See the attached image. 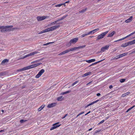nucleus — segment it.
I'll return each mask as SVG.
<instances>
[{
  "instance_id": "f257e3e1",
  "label": "nucleus",
  "mask_w": 135,
  "mask_h": 135,
  "mask_svg": "<svg viewBox=\"0 0 135 135\" xmlns=\"http://www.w3.org/2000/svg\"><path fill=\"white\" fill-rule=\"evenodd\" d=\"M40 64V63H37L33 65H32L30 66L25 67L22 69L18 70L17 71H22L24 70H28L33 68L39 66Z\"/></svg>"
},
{
  "instance_id": "f03ea898",
  "label": "nucleus",
  "mask_w": 135,
  "mask_h": 135,
  "mask_svg": "<svg viewBox=\"0 0 135 135\" xmlns=\"http://www.w3.org/2000/svg\"><path fill=\"white\" fill-rule=\"evenodd\" d=\"M108 31H107L98 36L97 37V40H99L104 38L105 35L108 33Z\"/></svg>"
},
{
  "instance_id": "7ed1b4c3",
  "label": "nucleus",
  "mask_w": 135,
  "mask_h": 135,
  "mask_svg": "<svg viewBox=\"0 0 135 135\" xmlns=\"http://www.w3.org/2000/svg\"><path fill=\"white\" fill-rule=\"evenodd\" d=\"M78 38L77 37L75 38L71 39L70 41L68 43V45L70 46L71 44H74L76 43L78 40Z\"/></svg>"
},
{
  "instance_id": "20e7f679",
  "label": "nucleus",
  "mask_w": 135,
  "mask_h": 135,
  "mask_svg": "<svg viewBox=\"0 0 135 135\" xmlns=\"http://www.w3.org/2000/svg\"><path fill=\"white\" fill-rule=\"evenodd\" d=\"M59 122H58L54 123L52 125L53 126L51 127L50 129V130H52L54 129H55L57 127H59L60 126L61 124H59Z\"/></svg>"
},
{
  "instance_id": "39448f33",
  "label": "nucleus",
  "mask_w": 135,
  "mask_h": 135,
  "mask_svg": "<svg viewBox=\"0 0 135 135\" xmlns=\"http://www.w3.org/2000/svg\"><path fill=\"white\" fill-rule=\"evenodd\" d=\"M86 46L85 45L80 46L78 47H75L70 49L71 51H74L78 49H82L85 47Z\"/></svg>"
},
{
  "instance_id": "423d86ee",
  "label": "nucleus",
  "mask_w": 135,
  "mask_h": 135,
  "mask_svg": "<svg viewBox=\"0 0 135 135\" xmlns=\"http://www.w3.org/2000/svg\"><path fill=\"white\" fill-rule=\"evenodd\" d=\"M45 70L44 69H41L38 73V74L36 76V78H39L45 72Z\"/></svg>"
},
{
  "instance_id": "0eeeda50",
  "label": "nucleus",
  "mask_w": 135,
  "mask_h": 135,
  "mask_svg": "<svg viewBox=\"0 0 135 135\" xmlns=\"http://www.w3.org/2000/svg\"><path fill=\"white\" fill-rule=\"evenodd\" d=\"M47 16H38L37 17V19L38 21L43 20L46 18Z\"/></svg>"
},
{
  "instance_id": "6e6552de",
  "label": "nucleus",
  "mask_w": 135,
  "mask_h": 135,
  "mask_svg": "<svg viewBox=\"0 0 135 135\" xmlns=\"http://www.w3.org/2000/svg\"><path fill=\"white\" fill-rule=\"evenodd\" d=\"M37 53V52L36 51H35L34 52H31L30 54H27L25 56H23V58H24L26 57H27L33 55L35 54H36Z\"/></svg>"
},
{
  "instance_id": "1a4fd4ad",
  "label": "nucleus",
  "mask_w": 135,
  "mask_h": 135,
  "mask_svg": "<svg viewBox=\"0 0 135 135\" xmlns=\"http://www.w3.org/2000/svg\"><path fill=\"white\" fill-rule=\"evenodd\" d=\"M109 47V45H106L104 47H102L101 49V50L103 52H104L105 50H108V49Z\"/></svg>"
},
{
  "instance_id": "9d476101",
  "label": "nucleus",
  "mask_w": 135,
  "mask_h": 135,
  "mask_svg": "<svg viewBox=\"0 0 135 135\" xmlns=\"http://www.w3.org/2000/svg\"><path fill=\"white\" fill-rule=\"evenodd\" d=\"M131 36V34H130L127 35V36H126L124 37H123L121 39H119L118 40H116V41H114V42H117V41H121V40H123L126 38L130 36Z\"/></svg>"
},
{
  "instance_id": "9b49d317",
  "label": "nucleus",
  "mask_w": 135,
  "mask_h": 135,
  "mask_svg": "<svg viewBox=\"0 0 135 135\" xmlns=\"http://www.w3.org/2000/svg\"><path fill=\"white\" fill-rule=\"evenodd\" d=\"M13 27L12 26H0V29H6L11 28Z\"/></svg>"
},
{
  "instance_id": "f8f14e48",
  "label": "nucleus",
  "mask_w": 135,
  "mask_h": 135,
  "mask_svg": "<svg viewBox=\"0 0 135 135\" xmlns=\"http://www.w3.org/2000/svg\"><path fill=\"white\" fill-rule=\"evenodd\" d=\"M60 26L57 25V26H55L53 27H50V29L51 31H52L55 30L57 28H59Z\"/></svg>"
},
{
  "instance_id": "ddd939ff",
  "label": "nucleus",
  "mask_w": 135,
  "mask_h": 135,
  "mask_svg": "<svg viewBox=\"0 0 135 135\" xmlns=\"http://www.w3.org/2000/svg\"><path fill=\"white\" fill-rule=\"evenodd\" d=\"M56 104V103H53L49 104L48 105L47 107L49 108L55 106Z\"/></svg>"
},
{
  "instance_id": "4468645a",
  "label": "nucleus",
  "mask_w": 135,
  "mask_h": 135,
  "mask_svg": "<svg viewBox=\"0 0 135 135\" xmlns=\"http://www.w3.org/2000/svg\"><path fill=\"white\" fill-rule=\"evenodd\" d=\"M115 32L114 31H113L112 32L109 33V34L108 35L107 37H112L113 35L115 33Z\"/></svg>"
},
{
  "instance_id": "2eb2a0df",
  "label": "nucleus",
  "mask_w": 135,
  "mask_h": 135,
  "mask_svg": "<svg viewBox=\"0 0 135 135\" xmlns=\"http://www.w3.org/2000/svg\"><path fill=\"white\" fill-rule=\"evenodd\" d=\"M99 101V99H98V100H95V101H94L92 103H91L88 104L86 107V108L88 107V106H90V105H91L97 102H98V101Z\"/></svg>"
},
{
  "instance_id": "dca6fc26",
  "label": "nucleus",
  "mask_w": 135,
  "mask_h": 135,
  "mask_svg": "<svg viewBox=\"0 0 135 135\" xmlns=\"http://www.w3.org/2000/svg\"><path fill=\"white\" fill-rule=\"evenodd\" d=\"M132 17L131 16L128 19L126 20L125 22L126 23H128L131 22L132 20Z\"/></svg>"
},
{
  "instance_id": "f3484780",
  "label": "nucleus",
  "mask_w": 135,
  "mask_h": 135,
  "mask_svg": "<svg viewBox=\"0 0 135 135\" xmlns=\"http://www.w3.org/2000/svg\"><path fill=\"white\" fill-rule=\"evenodd\" d=\"M129 45H130V43H129V42L122 44L121 45V46L122 47H125L128 46Z\"/></svg>"
},
{
  "instance_id": "a211bd4d",
  "label": "nucleus",
  "mask_w": 135,
  "mask_h": 135,
  "mask_svg": "<svg viewBox=\"0 0 135 135\" xmlns=\"http://www.w3.org/2000/svg\"><path fill=\"white\" fill-rule=\"evenodd\" d=\"M91 74V72H88L87 73L85 74H84L83 75H82V77H84L86 76H88L90 75Z\"/></svg>"
},
{
  "instance_id": "6ab92c4d",
  "label": "nucleus",
  "mask_w": 135,
  "mask_h": 135,
  "mask_svg": "<svg viewBox=\"0 0 135 135\" xmlns=\"http://www.w3.org/2000/svg\"><path fill=\"white\" fill-rule=\"evenodd\" d=\"M122 57V54L117 55L116 57H114L113 60H117L118 59Z\"/></svg>"
},
{
  "instance_id": "aec40b11",
  "label": "nucleus",
  "mask_w": 135,
  "mask_h": 135,
  "mask_svg": "<svg viewBox=\"0 0 135 135\" xmlns=\"http://www.w3.org/2000/svg\"><path fill=\"white\" fill-rule=\"evenodd\" d=\"M95 59H91L90 60H86V62H87L88 63H90L92 62H94L95 61Z\"/></svg>"
},
{
  "instance_id": "412c9836",
  "label": "nucleus",
  "mask_w": 135,
  "mask_h": 135,
  "mask_svg": "<svg viewBox=\"0 0 135 135\" xmlns=\"http://www.w3.org/2000/svg\"><path fill=\"white\" fill-rule=\"evenodd\" d=\"M8 60L7 59H4L1 62V64L2 65H3L6 62H8Z\"/></svg>"
},
{
  "instance_id": "4be33fe9",
  "label": "nucleus",
  "mask_w": 135,
  "mask_h": 135,
  "mask_svg": "<svg viewBox=\"0 0 135 135\" xmlns=\"http://www.w3.org/2000/svg\"><path fill=\"white\" fill-rule=\"evenodd\" d=\"M45 106V105H42L38 109V111H40Z\"/></svg>"
},
{
  "instance_id": "5701e85b",
  "label": "nucleus",
  "mask_w": 135,
  "mask_h": 135,
  "mask_svg": "<svg viewBox=\"0 0 135 135\" xmlns=\"http://www.w3.org/2000/svg\"><path fill=\"white\" fill-rule=\"evenodd\" d=\"M44 31L45 33L51 31L50 28L46 29Z\"/></svg>"
},
{
  "instance_id": "b1692460",
  "label": "nucleus",
  "mask_w": 135,
  "mask_h": 135,
  "mask_svg": "<svg viewBox=\"0 0 135 135\" xmlns=\"http://www.w3.org/2000/svg\"><path fill=\"white\" fill-rule=\"evenodd\" d=\"M129 43H130V45L135 44V39L132 41H129Z\"/></svg>"
},
{
  "instance_id": "393cba45",
  "label": "nucleus",
  "mask_w": 135,
  "mask_h": 135,
  "mask_svg": "<svg viewBox=\"0 0 135 135\" xmlns=\"http://www.w3.org/2000/svg\"><path fill=\"white\" fill-rule=\"evenodd\" d=\"M86 9H87V8H86L85 9H83L79 11V12L80 13H83V12H85L86 11Z\"/></svg>"
},
{
  "instance_id": "a878e982",
  "label": "nucleus",
  "mask_w": 135,
  "mask_h": 135,
  "mask_svg": "<svg viewBox=\"0 0 135 135\" xmlns=\"http://www.w3.org/2000/svg\"><path fill=\"white\" fill-rule=\"evenodd\" d=\"M67 16V15H65L63 16V17H62L60 19H59L58 20H59V21L61 20H62L64 18H65Z\"/></svg>"
},
{
  "instance_id": "bb28decb",
  "label": "nucleus",
  "mask_w": 135,
  "mask_h": 135,
  "mask_svg": "<svg viewBox=\"0 0 135 135\" xmlns=\"http://www.w3.org/2000/svg\"><path fill=\"white\" fill-rule=\"evenodd\" d=\"M63 5H64L63 4H58L56 5L55 6V7H60Z\"/></svg>"
},
{
  "instance_id": "cd10ccee",
  "label": "nucleus",
  "mask_w": 135,
  "mask_h": 135,
  "mask_svg": "<svg viewBox=\"0 0 135 135\" xmlns=\"http://www.w3.org/2000/svg\"><path fill=\"white\" fill-rule=\"evenodd\" d=\"M62 96H60V97H58L57 98V100L58 101H61L62 100V99H61V98H62Z\"/></svg>"
},
{
  "instance_id": "c85d7f7f",
  "label": "nucleus",
  "mask_w": 135,
  "mask_h": 135,
  "mask_svg": "<svg viewBox=\"0 0 135 135\" xmlns=\"http://www.w3.org/2000/svg\"><path fill=\"white\" fill-rule=\"evenodd\" d=\"M94 31L93 30H92V31H90L88 33V35L90 34H93L94 33Z\"/></svg>"
},
{
  "instance_id": "c756f323",
  "label": "nucleus",
  "mask_w": 135,
  "mask_h": 135,
  "mask_svg": "<svg viewBox=\"0 0 135 135\" xmlns=\"http://www.w3.org/2000/svg\"><path fill=\"white\" fill-rule=\"evenodd\" d=\"M88 35V33L86 34H84L81 35V37H83Z\"/></svg>"
},
{
  "instance_id": "7c9ffc66",
  "label": "nucleus",
  "mask_w": 135,
  "mask_h": 135,
  "mask_svg": "<svg viewBox=\"0 0 135 135\" xmlns=\"http://www.w3.org/2000/svg\"><path fill=\"white\" fill-rule=\"evenodd\" d=\"M71 49H69L66 50L64 51L65 54L68 53L70 51H71Z\"/></svg>"
},
{
  "instance_id": "2f4dec72",
  "label": "nucleus",
  "mask_w": 135,
  "mask_h": 135,
  "mask_svg": "<svg viewBox=\"0 0 135 135\" xmlns=\"http://www.w3.org/2000/svg\"><path fill=\"white\" fill-rule=\"evenodd\" d=\"M125 80V79H121L120 80V81L121 83H123Z\"/></svg>"
},
{
  "instance_id": "473e14b6",
  "label": "nucleus",
  "mask_w": 135,
  "mask_h": 135,
  "mask_svg": "<svg viewBox=\"0 0 135 135\" xmlns=\"http://www.w3.org/2000/svg\"><path fill=\"white\" fill-rule=\"evenodd\" d=\"M128 54V52H126L122 54V56H125L127 55Z\"/></svg>"
},
{
  "instance_id": "72a5a7b5",
  "label": "nucleus",
  "mask_w": 135,
  "mask_h": 135,
  "mask_svg": "<svg viewBox=\"0 0 135 135\" xmlns=\"http://www.w3.org/2000/svg\"><path fill=\"white\" fill-rule=\"evenodd\" d=\"M27 121L26 120L21 119L20 120V122L22 123L23 122H25Z\"/></svg>"
},
{
  "instance_id": "f704fd0d",
  "label": "nucleus",
  "mask_w": 135,
  "mask_h": 135,
  "mask_svg": "<svg viewBox=\"0 0 135 135\" xmlns=\"http://www.w3.org/2000/svg\"><path fill=\"white\" fill-rule=\"evenodd\" d=\"M78 82V81H76L73 84H72V86H73L75 84H77Z\"/></svg>"
},
{
  "instance_id": "c9c22d12",
  "label": "nucleus",
  "mask_w": 135,
  "mask_h": 135,
  "mask_svg": "<svg viewBox=\"0 0 135 135\" xmlns=\"http://www.w3.org/2000/svg\"><path fill=\"white\" fill-rule=\"evenodd\" d=\"M59 21V20H57L54 22H52V24H55L57 22Z\"/></svg>"
},
{
  "instance_id": "e433bc0d",
  "label": "nucleus",
  "mask_w": 135,
  "mask_h": 135,
  "mask_svg": "<svg viewBox=\"0 0 135 135\" xmlns=\"http://www.w3.org/2000/svg\"><path fill=\"white\" fill-rule=\"evenodd\" d=\"M7 30H6L2 29L1 30V32H6Z\"/></svg>"
},
{
  "instance_id": "4c0bfd02",
  "label": "nucleus",
  "mask_w": 135,
  "mask_h": 135,
  "mask_svg": "<svg viewBox=\"0 0 135 135\" xmlns=\"http://www.w3.org/2000/svg\"><path fill=\"white\" fill-rule=\"evenodd\" d=\"M65 54V51H64L60 53L59 54V55H63V54Z\"/></svg>"
},
{
  "instance_id": "58836bf2",
  "label": "nucleus",
  "mask_w": 135,
  "mask_h": 135,
  "mask_svg": "<svg viewBox=\"0 0 135 135\" xmlns=\"http://www.w3.org/2000/svg\"><path fill=\"white\" fill-rule=\"evenodd\" d=\"M99 30V28H97V29H96L94 30L93 31H94V32H95L97 31H98Z\"/></svg>"
},
{
  "instance_id": "ea45409f",
  "label": "nucleus",
  "mask_w": 135,
  "mask_h": 135,
  "mask_svg": "<svg viewBox=\"0 0 135 135\" xmlns=\"http://www.w3.org/2000/svg\"><path fill=\"white\" fill-rule=\"evenodd\" d=\"M104 121V120H102L100 122V123H99V124H101V123H103Z\"/></svg>"
},
{
  "instance_id": "a19ab883",
  "label": "nucleus",
  "mask_w": 135,
  "mask_h": 135,
  "mask_svg": "<svg viewBox=\"0 0 135 135\" xmlns=\"http://www.w3.org/2000/svg\"><path fill=\"white\" fill-rule=\"evenodd\" d=\"M52 43V42H49V43H47L46 44H44L43 45L44 46V45H49V44H50V43Z\"/></svg>"
},
{
  "instance_id": "79ce46f5",
  "label": "nucleus",
  "mask_w": 135,
  "mask_h": 135,
  "mask_svg": "<svg viewBox=\"0 0 135 135\" xmlns=\"http://www.w3.org/2000/svg\"><path fill=\"white\" fill-rule=\"evenodd\" d=\"M45 33L44 32V31H42L40 32H39L38 34H42V33Z\"/></svg>"
},
{
  "instance_id": "37998d69",
  "label": "nucleus",
  "mask_w": 135,
  "mask_h": 135,
  "mask_svg": "<svg viewBox=\"0 0 135 135\" xmlns=\"http://www.w3.org/2000/svg\"><path fill=\"white\" fill-rule=\"evenodd\" d=\"M67 115H68V114H65L64 115V116L63 117H62V119L65 118Z\"/></svg>"
},
{
  "instance_id": "c03bdc74",
  "label": "nucleus",
  "mask_w": 135,
  "mask_h": 135,
  "mask_svg": "<svg viewBox=\"0 0 135 135\" xmlns=\"http://www.w3.org/2000/svg\"><path fill=\"white\" fill-rule=\"evenodd\" d=\"M69 1H66V2H65L63 4L64 5L65 4V3H69Z\"/></svg>"
},
{
  "instance_id": "a18cd8bd",
  "label": "nucleus",
  "mask_w": 135,
  "mask_h": 135,
  "mask_svg": "<svg viewBox=\"0 0 135 135\" xmlns=\"http://www.w3.org/2000/svg\"><path fill=\"white\" fill-rule=\"evenodd\" d=\"M129 93H130L129 92H127L126 93H125V95H127L129 94Z\"/></svg>"
},
{
  "instance_id": "49530a36",
  "label": "nucleus",
  "mask_w": 135,
  "mask_h": 135,
  "mask_svg": "<svg viewBox=\"0 0 135 135\" xmlns=\"http://www.w3.org/2000/svg\"><path fill=\"white\" fill-rule=\"evenodd\" d=\"M100 130H97V131H96L95 132V133H98V132H100Z\"/></svg>"
},
{
  "instance_id": "de8ad7c7",
  "label": "nucleus",
  "mask_w": 135,
  "mask_h": 135,
  "mask_svg": "<svg viewBox=\"0 0 135 135\" xmlns=\"http://www.w3.org/2000/svg\"><path fill=\"white\" fill-rule=\"evenodd\" d=\"M84 112H82L80 113L79 114L81 115L82 114H83L84 113Z\"/></svg>"
},
{
  "instance_id": "09e8293b",
  "label": "nucleus",
  "mask_w": 135,
  "mask_h": 135,
  "mask_svg": "<svg viewBox=\"0 0 135 135\" xmlns=\"http://www.w3.org/2000/svg\"><path fill=\"white\" fill-rule=\"evenodd\" d=\"M110 89H112L113 88V86L112 85H110L109 86V87Z\"/></svg>"
},
{
  "instance_id": "8fccbe9b",
  "label": "nucleus",
  "mask_w": 135,
  "mask_h": 135,
  "mask_svg": "<svg viewBox=\"0 0 135 135\" xmlns=\"http://www.w3.org/2000/svg\"><path fill=\"white\" fill-rule=\"evenodd\" d=\"M100 94L99 93H98L97 94V95L98 96H100Z\"/></svg>"
},
{
  "instance_id": "3c124183",
  "label": "nucleus",
  "mask_w": 135,
  "mask_h": 135,
  "mask_svg": "<svg viewBox=\"0 0 135 135\" xmlns=\"http://www.w3.org/2000/svg\"><path fill=\"white\" fill-rule=\"evenodd\" d=\"M90 111H89V112H88L87 113H86V114H85V116L86 115H88V114H89V113H90Z\"/></svg>"
},
{
  "instance_id": "603ef678",
  "label": "nucleus",
  "mask_w": 135,
  "mask_h": 135,
  "mask_svg": "<svg viewBox=\"0 0 135 135\" xmlns=\"http://www.w3.org/2000/svg\"><path fill=\"white\" fill-rule=\"evenodd\" d=\"M134 33H135V31L133 32L131 34V35H133L134 34Z\"/></svg>"
},
{
  "instance_id": "864d4df0",
  "label": "nucleus",
  "mask_w": 135,
  "mask_h": 135,
  "mask_svg": "<svg viewBox=\"0 0 135 135\" xmlns=\"http://www.w3.org/2000/svg\"><path fill=\"white\" fill-rule=\"evenodd\" d=\"M103 60H102L99 61H98V62H96V64H97V63H98L100 62H101Z\"/></svg>"
},
{
  "instance_id": "5fc2aeb1",
  "label": "nucleus",
  "mask_w": 135,
  "mask_h": 135,
  "mask_svg": "<svg viewBox=\"0 0 135 135\" xmlns=\"http://www.w3.org/2000/svg\"><path fill=\"white\" fill-rule=\"evenodd\" d=\"M69 91H66L64 92V94H66V93H69Z\"/></svg>"
},
{
  "instance_id": "6e6d98bb",
  "label": "nucleus",
  "mask_w": 135,
  "mask_h": 135,
  "mask_svg": "<svg viewBox=\"0 0 135 135\" xmlns=\"http://www.w3.org/2000/svg\"><path fill=\"white\" fill-rule=\"evenodd\" d=\"M91 81H90L89 83H88L87 84H86V85H88L89 84H90L91 83Z\"/></svg>"
},
{
  "instance_id": "4d7b16f0",
  "label": "nucleus",
  "mask_w": 135,
  "mask_h": 135,
  "mask_svg": "<svg viewBox=\"0 0 135 135\" xmlns=\"http://www.w3.org/2000/svg\"><path fill=\"white\" fill-rule=\"evenodd\" d=\"M126 95L125 94H123L122 95V97H124L126 96Z\"/></svg>"
},
{
  "instance_id": "13d9d810",
  "label": "nucleus",
  "mask_w": 135,
  "mask_h": 135,
  "mask_svg": "<svg viewBox=\"0 0 135 135\" xmlns=\"http://www.w3.org/2000/svg\"><path fill=\"white\" fill-rule=\"evenodd\" d=\"M135 52V49H133V51L132 52V53H134Z\"/></svg>"
},
{
  "instance_id": "bf43d9fd",
  "label": "nucleus",
  "mask_w": 135,
  "mask_h": 135,
  "mask_svg": "<svg viewBox=\"0 0 135 135\" xmlns=\"http://www.w3.org/2000/svg\"><path fill=\"white\" fill-rule=\"evenodd\" d=\"M4 130H1L0 131V132H4Z\"/></svg>"
},
{
  "instance_id": "052dcab7",
  "label": "nucleus",
  "mask_w": 135,
  "mask_h": 135,
  "mask_svg": "<svg viewBox=\"0 0 135 135\" xmlns=\"http://www.w3.org/2000/svg\"><path fill=\"white\" fill-rule=\"evenodd\" d=\"M92 128H91L90 129H89L88 130V131H90L92 129Z\"/></svg>"
},
{
  "instance_id": "680f3d73",
  "label": "nucleus",
  "mask_w": 135,
  "mask_h": 135,
  "mask_svg": "<svg viewBox=\"0 0 135 135\" xmlns=\"http://www.w3.org/2000/svg\"><path fill=\"white\" fill-rule=\"evenodd\" d=\"M133 108H132V107L129 108V109H128L130 110L131 109H132Z\"/></svg>"
},
{
  "instance_id": "e2e57ef3",
  "label": "nucleus",
  "mask_w": 135,
  "mask_h": 135,
  "mask_svg": "<svg viewBox=\"0 0 135 135\" xmlns=\"http://www.w3.org/2000/svg\"><path fill=\"white\" fill-rule=\"evenodd\" d=\"M133 108H132V107L129 108V109H128L130 110L131 109H132Z\"/></svg>"
},
{
  "instance_id": "0e129e2a",
  "label": "nucleus",
  "mask_w": 135,
  "mask_h": 135,
  "mask_svg": "<svg viewBox=\"0 0 135 135\" xmlns=\"http://www.w3.org/2000/svg\"><path fill=\"white\" fill-rule=\"evenodd\" d=\"M80 115L79 114H78L77 116L76 117L77 118Z\"/></svg>"
},
{
  "instance_id": "69168bd1",
  "label": "nucleus",
  "mask_w": 135,
  "mask_h": 135,
  "mask_svg": "<svg viewBox=\"0 0 135 135\" xmlns=\"http://www.w3.org/2000/svg\"><path fill=\"white\" fill-rule=\"evenodd\" d=\"M130 110L128 109L127 111H126V112H128Z\"/></svg>"
},
{
  "instance_id": "338daca9",
  "label": "nucleus",
  "mask_w": 135,
  "mask_h": 135,
  "mask_svg": "<svg viewBox=\"0 0 135 135\" xmlns=\"http://www.w3.org/2000/svg\"><path fill=\"white\" fill-rule=\"evenodd\" d=\"M36 61H33V62H32V63H34L35 62H36Z\"/></svg>"
},
{
  "instance_id": "774afa93",
  "label": "nucleus",
  "mask_w": 135,
  "mask_h": 135,
  "mask_svg": "<svg viewBox=\"0 0 135 135\" xmlns=\"http://www.w3.org/2000/svg\"><path fill=\"white\" fill-rule=\"evenodd\" d=\"M135 107V105L133 106L132 107L133 108H134Z\"/></svg>"
}]
</instances>
